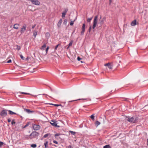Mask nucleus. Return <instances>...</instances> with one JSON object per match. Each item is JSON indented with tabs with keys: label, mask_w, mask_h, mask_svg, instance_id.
Instances as JSON below:
<instances>
[{
	"label": "nucleus",
	"mask_w": 148,
	"mask_h": 148,
	"mask_svg": "<svg viewBox=\"0 0 148 148\" xmlns=\"http://www.w3.org/2000/svg\"><path fill=\"white\" fill-rule=\"evenodd\" d=\"M39 135V134L38 132L36 131L33 132L30 135L29 138L30 139H32L33 138H37Z\"/></svg>",
	"instance_id": "nucleus-1"
},
{
	"label": "nucleus",
	"mask_w": 148,
	"mask_h": 148,
	"mask_svg": "<svg viewBox=\"0 0 148 148\" xmlns=\"http://www.w3.org/2000/svg\"><path fill=\"white\" fill-rule=\"evenodd\" d=\"M98 16L97 15L95 16L94 18L93 22V25L92 26V29L93 30V31H94V29L97 25V19L98 18Z\"/></svg>",
	"instance_id": "nucleus-2"
},
{
	"label": "nucleus",
	"mask_w": 148,
	"mask_h": 148,
	"mask_svg": "<svg viewBox=\"0 0 148 148\" xmlns=\"http://www.w3.org/2000/svg\"><path fill=\"white\" fill-rule=\"evenodd\" d=\"M138 117H136L135 118H134L133 117L129 118L127 119V120L129 122L132 123H134L138 121Z\"/></svg>",
	"instance_id": "nucleus-3"
},
{
	"label": "nucleus",
	"mask_w": 148,
	"mask_h": 148,
	"mask_svg": "<svg viewBox=\"0 0 148 148\" xmlns=\"http://www.w3.org/2000/svg\"><path fill=\"white\" fill-rule=\"evenodd\" d=\"M31 2L34 5H38L40 4V2L38 0H31Z\"/></svg>",
	"instance_id": "nucleus-4"
},
{
	"label": "nucleus",
	"mask_w": 148,
	"mask_h": 148,
	"mask_svg": "<svg viewBox=\"0 0 148 148\" xmlns=\"http://www.w3.org/2000/svg\"><path fill=\"white\" fill-rule=\"evenodd\" d=\"M7 114V111L6 110H3L0 113V115L3 116H6Z\"/></svg>",
	"instance_id": "nucleus-5"
},
{
	"label": "nucleus",
	"mask_w": 148,
	"mask_h": 148,
	"mask_svg": "<svg viewBox=\"0 0 148 148\" xmlns=\"http://www.w3.org/2000/svg\"><path fill=\"white\" fill-rule=\"evenodd\" d=\"M26 27L27 25H26L25 24L23 26V27L21 28L20 32L21 34L24 33V32L25 31L26 29Z\"/></svg>",
	"instance_id": "nucleus-6"
},
{
	"label": "nucleus",
	"mask_w": 148,
	"mask_h": 148,
	"mask_svg": "<svg viewBox=\"0 0 148 148\" xmlns=\"http://www.w3.org/2000/svg\"><path fill=\"white\" fill-rule=\"evenodd\" d=\"M85 25L84 23L83 24L82 27V31L81 32V35H83L85 31Z\"/></svg>",
	"instance_id": "nucleus-7"
},
{
	"label": "nucleus",
	"mask_w": 148,
	"mask_h": 148,
	"mask_svg": "<svg viewBox=\"0 0 148 148\" xmlns=\"http://www.w3.org/2000/svg\"><path fill=\"white\" fill-rule=\"evenodd\" d=\"M40 126L38 125H34L33 126V128L34 130H37L40 129Z\"/></svg>",
	"instance_id": "nucleus-8"
},
{
	"label": "nucleus",
	"mask_w": 148,
	"mask_h": 148,
	"mask_svg": "<svg viewBox=\"0 0 148 148\" xmlns=\"http://www.w3.org/2000/svg\"><path fill=\"white\" fill-rule=\"evenodd\" d=\"M106 18L103 17L100 21H99V23L101 25H102L104 23V21H106Z\"/></svg>",
	"instance_id": "nucleus-9"
},
{
	"label": "nucleus",
	"mask_w": 148,
	"mask_h": 148,
	"mask_svg": "<svg viewBox=\"0 0 148 148\" xmlns=\"http://www.w3.org/2000/svg\"><path fill=\"white\" fill-rule=\"evenodd\" d=\"M51 124L53 126L59 127L60 126L57 125V123L54 121H52L50 122Z\"/></svg>",
	"instance_id": "nucleus-10"
},
{
	"label": "nucleus",
	"mask_w": 148,
	"mask_h": 148,
	"mask_svg": "<svg viewBox=\"0 0 148 148\" xmlns=\"http://www.w3.org/2000/svg\"><path fill=\"white\" fill-rule=\"evenodd\" d=\"M104 65L106 66H107L108 67V68L110 69H112V65H111V64L110 63H108L105 64H104Z\"/></svg>",
	"instance_id": "nucleus-11"
},
{
	"label": "nucleus",
	"mask_w": 148,
	"mask_h": 148,
	"mask_svg": "<svg viewBox=\"0 0 148 148\" xmlns=\"http://www.w3.org/2000/svg\"><path fill=\"white\" fill-rule=\"evenodd\" d=\"M62 22V19H60L59 22H58L57 24V26L58 27L60 28L61 26V24Z\"/></svg>",
	"instance_id": "nucleus-12"
},
{
	"label": "nucleus",
	"mask_w": 148,
	"mask_h": 148,
	"mask_svg": "<svg viewBox=\"0 0 148 148\" xmlns=\"http://www.w3.org/2000/svg\"><path fill=\"white\" fill-rule=\"evenodd\" d=\"M44 145L45 146V148H47L48 147V142L46 140H45V143H44Z\"/></svg>",
	"instance_id": "nucleus-13"
},
{
	"label": "nucleus",
	"mask_w": 148,
	"mask_h": 148,
	"mask_svg": "<svg viewBox=\"0 0 148 148\" xmlns=\"http://www.w3.org/2000/svg\"><path fill=\"white\" fill-rule=\"evenodd\" d=\"M19 26V25L18 24L16 23L14 25L13 28L14 29H18V26Z\"/></svg>",
	"instance_id": "nucleus-14"
},
{
	"label": "nucleus",
	"mask_w": 148,
	"mask_h": 148,
	"mask_svg": "<svg viewBox=\"0 0 148 148\" xmlns=\"http://www.w3.org/2000/svg\"><path fill=\"white\" fill-rule=\"evenodd\" d=\"M67 10H66L65 11L63 12L62 13V17L63 18L65 17V15L66 14V13L67 12Z\"/></svg>",
	"instance_id": "nucleus-15"
},
{
	"label": "nucleus",
	"mask_w": 148,
	"mask_h": 148,
	"mask_svg": "<svg viewBox=\"0 0 148 148\" xmlns=\"http://www.w3.org/2000/svg\"><path fill=\"white\" fill-rule=\"evenodd\" d=\"M136 20H134V21H132L131 24V25L132 26H135L136 25Z\"/></svg>",
	"instance_id": "nucleus-16"
},
{
	"label": "nucleus",
	"mask_w": 148,
	"mask_h": 148,
	"mask_svg": "<svg viewBox=\"0 0 148 148\" xmlns=\"http://www.w3.org/2000/svg\"><path fill=\"white\" fill-rule=\"evenodd\" d=\"M46 47V44H44L40 48V49L42 50H43L45 49V48Z\"/></svg>",
	"instance_id": "nucleus-17"
},
{
	"label": "nucleus",
	"mask_w": 148,
	"mask_h": 148,
	"mask_svg": "<svg viewBox=\"0 0 148 148\" xmlns=\"http://www.w3.org/2000/svg\"><path fill=\"white\" fill-rule=\"evenodd\" d=\"M37 32H38V31H37L34 30V31L33 35L35 38H36V36L37 35Z\"/></svg>",
	"instance_id": "nucleus-18"
},
{
	"label": "nucleus",
	"mask_w": 148,
	"mask_h": 148,
	"mask_svg": "<svg viewBox=\"0 0 148 148\" xmlns=\"http://www.w3.org/2000/svg\"><path fill=\"white\" fill-rule=\"evenodd\" d=\"M8 111L9 112V114H10L12 115L16 114V113L13 112L11 111V110H9Z\"/></svg>",
	"instance_id": "nucleus-19"
},
{
	"label": "nucleus",
	"mask_w": 148,
	"mask_h": 148,
	"mask_svg": "<svg viewBox=\"0 0 148 148\" xmlns=\"http://www.w3.org/2000/svg\"><path fill=\"white\" fill-rule=\"evenodd\" d=\"M95 125L97 126L100 124V123L98 121H96L95 123Z\"/></svg>",
	"instance_id": "nucleus-20"
},
{
	"label": "nucleus",
	"mask_w": 148,
	"mask_h": 148,
	"mask_svg": "<svg viewBox=\"0 0 148 148\" xmlns=\"http://www.w3.org/2000/svg\"><path fill=\"white\" fill-rule=\"evenodd\" d=\"M51 136V135L50 134H45L44 135L43 137L44 138H46L49 136Z\"/></svg>",
	"instance_id": "nucleus-21"
},
{
	"label": "nucleus",
	"mask_w": 148,
	"mask_h": 148,
	"mask_svg": "<svg viewBox=\"0 0 148 148\" xmlns=\"http://www.w3.org/2000/svg\"><path fill=\"white\" fill-rule=\"evenodd\" d=\"M73 43V41H71L70 42L69 44V46H68V47L67 48V49H68L69 48V47H70V46H71L72 45Z\"/></svg>",
	"instance_id": "nucleus-22"
},
{
	"label": "nucleus",
	"mask_w": 148,
	"mask_h": 148,
	"mask_svg": "<svg viewBox=\"0 0 148 148\" xmlns=\"http://www.w3.org/2000/svg\"><path fill=\"white\" fill-rule=\"evenodd\" d=\"M92 17L90 18H88L87 19V22L88 23L90 22L92 20Z\"/></svg>",
	"instance_id": "nucleus-23"
},
{
	"label": "nucleus",
	"mask_w": 148,
	"mask_h": 148,
	"mask_svg": "<svg viewBox=\"0 0 148 148\" xmlns=\"http://www.w3.org/2000/svg\"><path fill=\"white\" fill-rule=\"evenodd\" d=\"M31 147L32 148H35L36 147L37 145L36 144H33L31 145Z\"/></svg>",
	"instance_id": "nucleus-24"
},
{
	"label": "nucleus",
	"mask_w": 148,
	"mask_h": 148,
	"mask_svg": "<svg viewBox=\"0 0 148 148\" xmlns=\"http://www.w3.org/2000/svg\"><path fill=\"white\" fill-rule=\"evenodd\" d=\"M20 93L23 94H25V95H31L30 93H27L26 92H20Z\"/></svg>",
	"instance_id": "nucleus-25"
},
{
	"label": "nucleus",
	"mask_w": 148,
	"mask_h": 148,
	"mask_svg": "<svg viewBox=\"0 0 148 148\" xmlns=\"http://www.w3.org/2000/svg\"><path fill=\"white\" fill-rule=\"evenodd\" d=\"M103 148H111V147L109 145H107L104 146Z\"/></svg>",
	"instance_id": "nucleus-26"
},
{
	"label": "nucleus",
	"mask_w": 148,
	"mask_h": 148,
	"mask_svg": "<svg viewBox=\"0 0 148 148\" xmlns=\"http://www.w3.org/2000/svg\"><path fill=\"white\" fill-rule=\"evenodd\" d=\"M25 111L28 113H30L31 112V111L29 109H25Z\"/></svg>",
	"instance_id": "nucleus-27"
},
{
	"label": "nucleus",
	"mask_w": 148,
	"mask_h": 148,
	"mask_svg": "<svg viewBox=\"0 0 148 148\" xmlns=\"http://www.w3.org/2000/svg\"><path fill=\"white\" fill-rule=\"evenodd\" d=\"M16 49L18 50H19L21 49V47L19 46L16 45Z\"/></svg>",
	"instance_id": "nucleus-28"
},
{
	"label": "nucleus",
	"mask_w": 148,
	"mask_h": 148,
	"mask_svg": "<svg viewBox=\"0 0 148 148\" xmlns=\"http://www.w3.org/2000/svg\"><path fill=\"white\" fill-rule=\"evenodd\" d=\"M75 19L73 21H71L70 23V25H73V23H74V22L75 21Z\"/></svg>",
	"instance_id": "nucleus-29"
},
{
	"label": "nucleus",
	"mask_w": 148,
	"mask_h": 148,
	"mask_svg": "<svg viewBox=\"0 0 148 148\" xmlns=\"http://www.w3.org/2000/svg\"><path fill=\"white\" fill-rule=\"evenodd\" d=\"M51 104L54 105L55 106H61V104Z\"/></svg>",
	"instance_id": "nucleus-30"
},
{
	"label": "nucleus",
	"mask_w": 148,
	"mask_h": 148,
	"mask_svg": "<svg viewBox=\"0 0 148 148\" xmlns=\"http://www.w3.org/2000/svg\"><path fill=\"white\" fill-rule=\"evenodd\" d=\"M90 117L91 118L92 120H94V114H92V115L90 116Z\"/></svg>",
	"instance_id": "nucleus-31"
},
{
	"label": "nucleus",
	"mask_w": 148,
	"mask_h": 148,
	"mask_svg": "<svg viewBox=\"0 0 148 148\" xmlns=\"http://www.w3.org/2000/svg\"><path fill=\"white\" fill-rule=\"evenodd\" d=\"M59 45L60 44H58L56 46L54 49L55 51L57 49Z\"/></svg>",
	"instance_id": "nucleus-32"
},
{
	"label": "nucleus",
	"mask_w": 148,
	"mask_h": 148,
	"mask_svg": "<svg viewBox=\"0 0 148 148\" xmlns=\"http://www.w3.org/2000/svg\"><path fill=\"white\" fill-rule=\"evenodd\" d=\"M67 22V19H65L64 21L63 24L66 25Z\"/></svg>",
	"instance_id": "nucleus-33"
},
{
	"label": "nucleus",
	"mask_w": 148,
	"mask_h": 148,
	"mask_svg": "<svg viewBox=\"0 0 148 148\" xmlns=\"http://www.w3.org/2000/svg\"><path fill=\"white\" fill-rule=\"evenodd\" d=\"M70 132L71 134L73 135H74L75 134V132L70 131Z\"/></svg>",
	"instance_id": "nucleus-34"
},
{
	"label": "nucleus",
	"mask_w": 148,
	"mask_h": 148,
	"mask_svg": "<svg viewBox=\"0 0 148 148\" xmlns=\"http://www.w3.org/2000/svg\"><path fill=\"white\" fill-rule=\"evenodd\" d=\"M20 56L21 58L23 60H24L25 58H24V57L22 55H20Z\"/></svg>",
	"instance_id": "nucleus-35"
},
{
	"label": "nucleus",
	"mask_w": 148,
	"mask_h": 148,
	"mask_svg": "<svg viewBox=\"0 0 148 148\" xmlns=\"http://www.w3.org/2000/svg\"><path fill=\"white\" fill-rule=\"evenodd\" d=\"M45 36L47 37H49V33H46V34H45Z\"/></svg>",
	"instance_id": "nucleus-36"
},
{
	"label": "nucleus",
	"mask_w": 148,
	"mask_h": 148,
	"mask_svg": "<svg viewBox=\"0 0 148 148\" xmlns=\"http://www.w3.org/2000/svg\"><path fill=\"white\" fill-rule=\"evenodd\" d=\"M3 142L0 141V147H1L3 145Z\"/></svg>",
	"instance_id": "nucleus-37"
},
{
	"label": "nucleus",
	"mask_w": 148,
	"mask_h": 148,
	"mask_svg": "<svg viewBox=\"0 0 148 148\" xmlns=\"http://www.w3.org/2000/svg\"><path fill=\"white\" fill-rule=\"evenodd\" d=\"M49 49V47H47L46 49V53H47Z\"/></svg>",
	"instance_id": "nucleus-38"
},
{
	"label": "nucleus",
	"mask_w": 148,
	"mask_h": 148,
	"mask_svg": "<svg viewBox=\"0 0 148 148\" xmlns=\"http://www.w3.org/2000/svg\"><path fill=\"white\" fill-rule=\"evenodd\" d=\"M15 122L14 121V120H12V124L13 125L14 124H15Z\"/></svg>",
	"instance_id": "nucleus-39"
},
{
	"label": "nucleus",
	"mask_w": 148,
	"mask_h": 148,
	"mask_svg": "<svg viewBox=\"0 0 148 148\" xmlns=\"http://www.w3.org/2000/svg\"><path fill=\"white\" fill-rule=\"evenodd\" d=\"M91 29H92V27L91 26H90V27H89V30H88V31H89V32H90L91 31Z\"/></svg>",
	"instance_id": "nucleus-40"
},
{
	"label": "nucleus",
	"mask_w": 148,
	"mask_h": 148,
	"mask_svg": "<svg viewBox=\"0 0 148 148\" xmlns=\"http://www.w3.org/2000/svg\"><path fill=\"white\" fill-rule=\"evenodd\" d=\"M60 135V134H55V136L56 137V136H59Z\"/></svg>",
	"instance_id": "nucleus-41"
},
{
	"label": "nucleus",
	"mask_w": 148,
	"mask_h": 148,
	"mask_svg": "<svg viewBox=\"0 0 148 148\" xmlns=\"http://www.w3.org/2000/svg\"><path fill=\"white\" fill-rule=\"evenodd\" d=\"M53 143L55 144H58V142L56 141V140H54L53 141Z\"/></svg>",
	"instance_id": "nucleus-42"
},
{
	"label": "nucleus",
	"mask_w": 148,
	"mask_h": 148,
	"mask_svg": "<svg viewBox=\"0 0 148 148\" xmlns=\"http://www.w3.org/2000/svg\"><path fill=\"white\" fill-rule=\"evenodd\" d=\"M36 26V24L32 25V29H33L34 28V27H35Z\"/></svg>",
	"instance_id": "nucleus-43"
},
{
	"label": "nucleus",
	"mask_w": 148,
	"mask_h": 148,
	"mask_svg": "<svg viewBox=\"0 0 148 148\" xmlns=\"http://www.w3.org/2000/svg\"><path fill=\"white\" fill-rule=\"evenodd\" d=\"M81 59V58L79 56H78L77 57V60H78L80 61Z\"/></svg>",
	"instance_id": "nucleus-44"
},
{
	"label": "nucleus",
	"mask_w": 148,
	"mask_h": 148,
	"mask_svg": "<svg viewBox=\"0 0 148 148\" xmlns=\"http://www.w3.org/2000/svg\"><path fill=\"white\" fill-rule=\"evenodd\" d=\"M67 148H73V147L71 145H69L67 147Z\"/></svg>",
	"instance_id": "nucleus-45"
},
{
	"label": "nucleus",
	"mask_w": 148,
	"mask_h": 148,
	"mask_svg": "<svg viewBox=\"0 0 148 148\" xmlns=\"http://www.w3.org/2000/svg\"><path fill=\"white\" fill-rule=\"evenodd\" d=\"M11 62V60H10L7 61V62L8 63H10Z\"/></svg>",
	"instance_id": "nucleus-46"
},
{
	"label": "nucleus",
	"mask_w": 148,
	"mask_h": 148,
	"mask_svg": "<svg viewBox=\"0 0 148 148\" xmlns=\"http://www.w3.org/2000/svg\"><path fill=\"white\" fill-rule=\"evenodd\" d=\"M8 122H10L11 121V120L10 119H8Z\"/></svg>",
	"instance_id": "nucleus-47"
},
{
	"label": "nucleus",
	"mask_w": 148,
	"mask_h": 148,
	"mask_svg": "<svg viewBox=\"0 0 148 148\" xmlns=\"http://www.w3.org/2000/svg\"><path fill=\"white\" fill-rule=\"evenodd\" d=\"M111 1H112V0H109L110 4L111 3Z\"/></svg>",
	"instance_id": "nucleus-48"
},
{
	"label": "nucleus",
	"mask_w": 148,
	"mask_h": 148,
	"mask_svg": "<svg viewBox=\"0 0 148 148\" xmlns=\"http://www.w3.org/2000/svg\"><path fill=\"white\" fill-rule=\"evenodd\" d=\"M147 145H148V139L147 140Z\"/></svg>",
	"instance_id": "nucleus-49"
},
{
	"label": "nucleus",
	"mask_w": 148,
	"mask_h": 148,
	"mask_svg": "<svg viewBox=\"0 0 148 148\" xmlns=\"http://www.w3.org/2000/svg\"><path fill=\"white\" fill-rule=\"evenodd\" d=\"M28 125L27 124L25 126V127H26L27 126H28Z\"/></svg>",
	"instance_id": "nucleus-50"
},
{
	"label": "nucleus",
	"mask_w": 148,
	"mask_h": 148,
	"mask_svg": "<svg viewBox=\"0 0 148 148\" xmlns=\"http://www.w3.org/2000/svg\"><path fill=\"white\" fill-rule=\"evenodd\" d=\"M101 16L100 17V19H101Z\"/></svg>",
	"instance_id": "nucleus-51"
},
{
	"label": "nucleus",
	"mask_w": 148,
	"mask_h": 148,
	"mask_svg": "<svg viewBox=\"0 0 148 148\" xmlns=\"http://www.w3.org/2000/svg\"><path fill=\"white\" fill-rule=\"evenodd\" d=\"M34 97H36L37 96H36L35 95V96H34Z\"/></svg>",
	"instance_id": "nucleus-52"
},
{
	"label": "nucleus",
	"mask_w": 148,
	"mask_h": 148,
	"mask_svg": "<svg viewBox=\"0 0 148 148\" xmlns=\"http://www.w3.org/2000/svg\"><path fill=\"white\" fill-rule=\"evenodd\" d=\"M81 62L82 63V61H81Z\"/></svg>",
	"instance_id": "nucleus-53"
}]
</instances>
